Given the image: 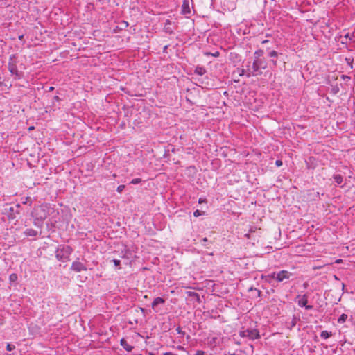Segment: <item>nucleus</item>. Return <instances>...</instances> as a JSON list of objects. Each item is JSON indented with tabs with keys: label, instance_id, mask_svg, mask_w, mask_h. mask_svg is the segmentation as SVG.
Wrapping results in <instances>:
<instances>
[{
	"label": "nucleus",
	"instance_id": "1",
	"mask_svg": "<svg viewBox=\"0 0 355 355\" xmlns=\"http://www.w3.org/2000/svg\"><path fill=\"white\" fill-rule=\"evenodd\" d=\"M8 68L15 79H21L24 76L23 71L26 69L25 65L18 59L16 55H11L9 58Z\"/></svg>",
	"mask_w": 355,
	"mask_h": 355
},
{
	"label": "nucleus",
	"instance_id": "2",
	"mask_svg": "<svg viewBox=\"0 0 355 355\" xmlns=\"http://www.w3.org/2000/svg\"><path fill=\"white\" fill-rule=\"evenodd\" d=\"M267 67L266 61L263 60H254L252 65L250 67L248 66L247 77L256 76L262 73L261 69H265Z\"/></svg>",
	"mask_w": 355,
	"mask_h": 355
},
{
	"label": "nucleus",
	"instance_id": "3",
	"mask_svg": "<svg viewBox=\"0 0 355 355\" xmlns=\"http://www.w3.org/2000/svg\"><path fill=\"white\" fill-rule=\"evenodd\" d=\"M73 250L69 245L58 248L55 251V257L58 261H66L69 259Z\"/></svg>",
	"mask_w": 355,
	"mask_h": 355
},
{
	"label": "nucleus",
	"instance_id": "4",
	"mask_svg": "<svg viewBox=\"0 0 355 355\" xmlns=\"http://www.w3.org/2000/svg\"><path fill=\"white\" fill-rule=\"evenodd\" d=\"M239 336L254 340L260 338L259 331L257 329H246L240 331Z\"/></svg>",
	"mask_w": 355,
	"mask_h": 355
},
{
	"label": "nucleus",
	"instance_id": "5",
	"mask_svg": "<svg viewBox=\"0 0 355 355\" xmlns=\"http://www.w3.org/2000/svg\"><path fill=\"white\" fill-rule=\"evenodd\" d=\"M297 304L300 307H305L306 310H311L313 309V306L311 305H307L308 302V296L307 295L304 294L303 295H297Z\"/></svg>",
	"mask_w": 355,
	"mask_h": 355
},
{
	"label": "nucleus",
	"instance_id": "6",
	"mask_svg": "<svg viewBox=\"0 0 355 355\" xmlns=\"http://www.w3.org/2000/svg\"><path fill=\"white\" fill-rule=\"evenodd\" d=\"M292 275L293 274L287 270H281L277 273L276 281L277 282L288 281Z\"/></svg>",
	"mask_w": 355,
	"mask_h": 355
},
{
	"label": "nucleus",
	"instance_id": "7",
	"mask_svg": "<svg viewBox=\"0 0 355 355\" xmlns=\"http://www.w3.org/2000/svg\"><path fill=\"white\" fill-rule=\"evenodd\" d=\"M46 206H41L38 209H35L36 219L40 220L42 221L47 218L48 214L46 211Z\"/></svg>",
	"mask_w": 355,
	"mask_h": 355
},
{
	"label": "nucleus",
	"instance_id": "8",
	"mask_svg": "<svg viewBox=\"0 0 355 355\" xmlns=\"http://www.w3.org/2000/svg\"><path fill=\"white\" fill-rule=\"evenodd\" d=\"M71 269L73 271H75L76 272H80L81 271H85L87 270V267L85 264L80 262L78 259L73 261L71 264Z\"/></svg>",
	"mask_w": 355,
	"mask_h": 355
},
{
	"label": "nucleus",
	"instance_id": "9",
	"mask_svg": "<svg viewBox=\"0 0 355 355\" xmlns=\"http://www.w3.org/2000/svg\"><path fill=\"white\" fill-rule=\"evenodd\" d=\"M182 12L184 15L189 14L191 12L189 0L183 1L182 5Z\"/></svg>",
	"mask_w": 355,
	"mask_h": 355
},
{
	"label": "nucleus",
	"instance_id": "10",
	"mask_svg": "<svg viewBox=\"0 0 355 355\" xmlns=\"http://www.w3.org/2000/svg\"><path fill=\"white\" fill-rule=\"evenodd\" d=\"M120 344L127 352H131L133 349V346L129 345L124 338L121 340Z\"/></svg>",
	"mask_w": 355,
	"mask_h": 355
},
{
	"label": "nucleus",
	"instance_id": "11",
	"mask_svg": "<svg viewBox=\"0 0 355 355\" xmlns=\"http://www.w3.org/2000/svg\"><path fill=\"white\" fill-rule=\"evenodd\" d=\"M277 272H273L271 274H268L265 277L266 281L269 283H272V280H276Z\"/></svg>",
	"mask_w": 355,
	"mask_h": 355
},
{
	"label": "nucleus",
	"instance_id": "12",
	"mask_svg": "<svg viewBox=\"0 0 355 355\" xmlns=\"http://www.w3.org/2000/svg\"><path fill=\"white\" fill-rule=\"evenodd\" d=\"M24 234L27 236H36L37 235V231L33 230V229H26L24 232Z\"/></svg>",
	"mask_w": 355,
	"mask_h": 355
},
{
	"label": "nucleus",
	"instance_id": "13",
	"mask_svg": "<svg viewBox=\"0 0 355 355\" xmlns=\"http://www.w3.org/2000/svg\"><path fill=\"white\" fill-rule=\"evenodd\" d=\"M164 300L160 297H156L153 303H152V308L154 309L157 304H164Z\"/></svg>",
	"mask_w": 355,
	"mask_h": 355
},
{
	"label": "nucleus",
	"instance_id": "14",
	"mask_svg": "<svg viewBox=\"0 0 355 355\" xmlns=\"http://www.w3.org/2000/svg\"><path fill=\"white\" fill-rule=\"evenodd\" d=\"M254 60H263L261 57L263 55V51L262 49H259L254 52Z\"/></svg>",
	"mask_w": 355,
	"mask_h": 355
},
{
	"label": "nucleus",
	"instance_id": "15",
	"mask_svg": "<svg viewBox=\"0 0 355 355\" xmlns=\"http://www.w3.org/2000/svg\"><path fill=\"white\" fill-rule=\"evenodd\" d=\"M333 178L338 185L343 182V177L340 174H335Z\"/></svg>",
	"mask_w": 355,
	"mask_h": 355
},
{
	"label": "nucleus",
	"instance_id": "16",
	"mask_svg": "<svg viewBox=\"0 0 355 355\" xmlns=\"http://www.w3.org/2000/svg\"><path fill=\"white\" fill-rule=\"evenodd\" d=\"M206 70L202 67H197L195 69V73L198 75L202 76L205 73Z\"/></svg>",
	"mask_w": 355,
	"mask_h": 355
},
{
	"label": "nucleus",
	"instance_id": "17",
	"mask_svg": "<svg viewBox=\"0 0 355 355\" xmlns=\"http://www.w3.org/2000/svg\"><path fill=\"white\" fill-rule=\"evenodd\" d=\"M331 336V332H329L328 331H322L321 332V334H320V336L324 338V339H327L328 338H329L330 336Z\"/></svg>",
	"mask_w": 355,
	"mask_h": 355
},
{
	"label": "nucleus",
	"instance_id": "18",
	"mask_svg": "<svg viewBox=\"0 0 355 355\" xmlns=\"http://www.w3.org/2000/svg\"><path fill=\"white\" fill-rule=\"evenodd\" d=\"M352 37H354L353 34H350L349 33H346L344 35V37H343V40H342V43L343 44L347 43V39L352 40Z\"/></svg>",
	"mask_w": 355,
	"mask_h": 355
},
{
	"label": "nucleus",
	"instance_id": "19",
	"mask_svg": "<svg viewBox=\"0 0 355 355\" xmlns=\"http://www.w3.org/2000/svg\"><path fill=\"white\" fill-rule=\"evenodd\" d=\"M347 318V315L346 314H342L339 318L338 319V323H343L346 321Z\"/></svg>",
	"mask_w": 355,
	"mask_h": 355
},
{
	"label": "nucleus",
	"instance_id": "20",
	"mask_svg": "<svg viewBox=\"0 0 355 355\" xmlns=\"http://www.w3.org/2000/svg\"><path fill=\"white\" fill-rule=\"evenodd\" d=\"M237 72H238L239 75L241 76H243V75H246L247 69H237Z\"/></svg>",
	"mask_w": 355,
	"mask_h": 355
},
{
	"label": "nucleus",
	"instance_id": "21",
	"mask_svg": "<svg viewBox=\"0 0 355 355\" xmlns=\"http://www.w3.org/2000/svg\"><path fill=\"white\" fill-rule=\"evenodd\" d=\"M269 56L273 58H277L278 53L276 51H271L269 53Z\"/></svg>",
	"mask_w": 355,
	"mask_h": 355
},
{
	"label": "nucleus",
	"instance_id": "22",
	"mask_svg": "<svg viewBox=\"0 0 355 355\" xmlns=\"http://www.w3.org/2000/svg\"><path fill=\"white\" fill-rule=\"evenodd\" d=\"M256 230H257V228H256V227H254H254L250 228V230L249 232L245 235V237H247L248 239H250V234H251V233L254 232Z\"/></svg>",
	"mask_w": 355,
	"mask_h": 355
},
{
	"label": "nucleus",
	"instance_id": "23",
	"mask_svg": "<svg viewBox=\"0 0 355 355\" xmlns=\"http://www.w3.org/2000/svg\"><path fill=\"white\" fill-rule=\"evenodd\" d=\"M141 182V180L140 178H135V179L132 180L130 183L132 184H137L140 183Z\"/></svg>",
	"mask_w": 355,
	"mask_h": 355
},
{
	"label": "nucleus",
	"instance_id": "24",
	"mask_svg": "<svg viewBox=\"0 0 355 355\" xmlns=\"http://www.w3.org/2000/svg\"><path fill=\"white\" fill-rule=\"evenodd\" d=\"M15 348V345L10 344V343H8L7 344V346H6V349L8 351H12Z\"/></svg>",
	"mask_w": 355,
	"mask_h": 355
},
{
	"label": "nucleus",
	"instance_id": "25",
	"mask_svg": "<svg viewBox=\"0 0 355 355\" xmlns=\"http://www.w3.org/2000/svg\"><path fill=\"white\" fill-rule=\"evenodd\" d=\"M124 188H125V185L121 184V185L118 186L116 191L119 193H121L123 191Z\"/></svg>",
	"mask_w": 355,
	"mask_h": 355
},
{
	"label": "nucleus",
	"instance_id": "26",
	"mask_svg": "<svg viewBox=\"0 0 355 355\" xmlns=\"http://www.w3.org/2000/svg\"><path fill=\"white\" fill-rule=\"evenodd\" d=\"M112 262L114 263V266H116V267L119 266L120 263H121V261L119 260V259H113Z\"/></svg>",
	"mask_w": 355,
	"mask_h": 355
},
{
	"label": "nucleus",
	"instance_id": "27",
	"mask_svg": "<svg viewBox=\"0 0 355 355\" xmlns=\"http://www.w3.org/2000/svg\"><path fill=\"white\" fill-rule=\"evenodd\" d=\"M201 215V211L198 209L196 210L194 212H193V216L195 217H198Z\"/></svg>",
	"mask_w": 355,
	"mask_h": 355
},
{
	"label": "nucleus",
	"instance_id": "28",
	"mask_svg": "<svg viewBox=\"0 0 355 355\" xmlns=\"http://www.w3.org/2000/svg\"><path fill=\"white\" fill-rule=\"evenodd\" d=\"M189 296H195V297L199 298L198 294L195 292H189Z\"/></svg>",
	"mask_w": 355,
	"mask_h": 355
},
{
	"label": "nucleus",
	"instance_id": "29",
	"mask_svg": "<svg viewBox=\"0 0 355 355\" xmlns=\"http://www.w3.org/2000/svg\"><path fill=\"white\" fill-rule=\"evenodd\" d=\"M195 355H205V352L202 350H198Z\"/></svg>",
	"mask_w": 355,
	"mask_h": 355
},
{
	"label": "nucleus",
	"instance_id": "30",
	"mask_svg": "<svg viewBox=\"0 0 355 355\" xmlns=\"http://www.w3.org/2000/svg\"><path fill=\"white\" fill-rule=\"evenodd\" d=\"M275 164L277 166H281L282 165V162L281 160H277L275 162Z\"/></svg>",
	"mask_w": 355,
	"mask_h": 355
},
{
	"label": "nucleus",
	"instance_id": "31",
	"mask_svg": "<svg viewBox=\"0 0 355 355\" xmlns=\"http://www.w3.org/2000/svg\"><path fill=\"white\" fill-rule=\"evenodd\" d=\"M10 280L13 281L15 280V279H17V275L15 274H12L10 276Z\"/></svg>",
	"mask_w": 355,
	"mask_h": 355
},
{
	"label": "nucleus",
	"instance_id": "32",
	"mask_svg": "<svg viewBox=\"0 0 355 355\" xmlns=\"http://www.w3.org/2000/svg\"><path fill=\"white\" fill-rule=\"evenodd\" d=\"M211 55H212L213 56H214V57H218V56H219L220 53H219V52H218V51H216L215 53H213V54H211Z\"/></svg>",
	"mask_w": 355,
	"mask_h": 355
},
{
	"label": "nucleus",
	"instance_id": "33",
	"mask_svg": "<svg viewBox=\"0 0 355 355\" xmlns=\"http://www.w3.org/2000/svg\"><path fill=\"white\" fill-rule=\"evenodd\" d=\"M270 61L272 62L274 66L277 65V60H276L272 59Z\"/></svg>",
	"mask_w": 355,
	"mask_h": 355
},
{
	"label": "nucleus",
	"instance_id": "34",
	"mask_svg": "<svg viewBox=\"0 0 355 355\" xmlns=\"http://www.w3.org/2000/svg\"><path fill=\"white\" fill-rule=\"evenodd\" d=\"M163 355H177V354H175L172 352H166V353H164Z\"/></svg>",
	"mask_w": 355,
	"mask_h": 355
},
{
	"label": "nucleus",
	"instance_id": "35",
	"mask_svg": "<svg viewBox=\"0 0 355 355\" xmlns=\"http://www.w3.org/2000/svg\"><path fill=\"white\" fill-rule=\"evenodd\" d=\"M54 100L56 101H60V98L58 96H54Z\"/></svg>",
	"mask_w": 355,
	"mask_h": 355
},
{
	"label": "nucleus",
	"instance_id": "36",
	"mask_svg": "<svg viewBox=\"0 0 355 355\" xmlns=\"http://www.w3.org/2000/svg\"><path fill=\"white\" fill-rule=\"evenodd\" d=\"M202 241L203 243H205V242H207V241H208V239H207V238L205 237V238H203V239H202Z\"/></svg>",
	"mask_w": 355,
	"mask_h": 355
},
{
	"label": "nucleus",
	"instance_id": "37",
	"mask_svg": "<svg viewBox=\"0 0 355 355\" xmlns=\"http://www.w3.org/2000/svg\"><path fill=\"white\" fill-rule=\"evenodd\" d=\"M254 291L257 292L258 295L259 296L260 294H261V291L259 290H257V289H254Z\"/></svg>",
	"mask_w": 355,
	"mask_h": 355
},
{
	"label": "nucleus",
	"instance_id": "38",
	"mask_svg": "<svg viewBox=\"0 0 355 355\" xmlns=\"http://www.w3.org/2000/svg\"><path fill=\"white\" fill-rule=\"evenodd\" d=\"M54 89V87H50L49 89V92H51Z\"/></svg>",
	"mask_w": 355,
	"mask_h": 355
},
{
	"label": "nucleus",
	"instance_id": "39",
	"mask_svg": "<svg viewBox=\"0 0 355 355\" xmlns=\"http://www.w3.org/2000/svg\"><path fill=\"white\" fill-rule=\"evenodd\" d=\"M23 38H24V35H23L19 36V39L20 40H22Z\"/></svg>",
	"mask_w": 355,
	"mask_h": 355
},
{
	"label": "nucleus",
	"instance_id": "40",
	"mask_svg": "<svg viewBox=\"0 0 355 355\" xmlns=\"http://www.w3.org/2000/svg\"><path fill=\"white\" fill-rule=\"evenodd\" d=\"M30 200V198H26V200H24V202H23V203H27V201Z\"/></svg>",
	"mask_w": 355,
	"mask_h": 355
},
{
	"label": "nucleus",
	"instance_id": "41",
	"mask_svg": "<svg viewBox=\"0 0 355 355\" xmlns=\"http://www.w3.org/2000/svg\"><path fill=\"white\" fill-rule=\"evenodd\" d=\"M268 42V40H263V41H262V44L267 43Z\"/></svg>",
	"mask_w": 355,
	"mask_h": 355
},
{
	"label": "nucleus",
	"instance_id": "42",
	"mask_svg": "<svg viewBox=\"0 0 355 355\" xmlns=\"http://www.w3.org/2000/svg\"><path fill=\"white\" fill-rule=\"evenodd\" d=\"M122 258H128L125 254L121 256Z\"/></svg>",
	"mask_w": 355,
	"mask_h": 355
},
{
	"label": "nucleus",
	"instance_id": "43",
	"mask_svg": "<svg viewBox=\"0 0 355 355\" xmlns=\"http://www.w3.org/2000/svg\"><path fill=\"white\" fill-rule=\"evenodd\" d=\"M148 355H155V354L152 352H148Z\"/></svg>",
	"mask_w": 355,
	"mask_h": 355
},
{
	"label": "nucleus",
	"instance_id": "44",
	"mask_svg": "<svg viewBox=\"0 0 355 355\" xmlns=\"http://www.w3.org/2000/svg\"><path fill=\"white\" fill-rule=\"evenodd\" d=\"M10 211H13V208L12 207H10Z\"/></svg>",
	"mask_w": 355,
	"mask_h": 355
},
{
	"label": "nucleus",
	"instance_id": "45",
	"mask_svg": "<svg viewBox=\"0 0 355 355\" xmlns=\"http://www.w3.org/2000/svg\"><path fill=\"white\" fill-rule=\"evenodd\" d=\"M341 260L336 261V263H339Z\"/></svg>",
	"mask_w": 355,
	"mask_h": 355
},
{
	"label": "nucleus",
	"instance_id": "46",
	"mask_svg": "<svg viewBox=\"0 0 355 355\" xmlns=\"http://www.w3.org/2000/svg\"><path fill=\"white\" fill-rule=\"evenodd\" d=\"M2 84H3V83H2V82H0V85H1Z\"/></svg>",
	"mask_w": 355,
	"mask_h": 355
}]
</instances>
